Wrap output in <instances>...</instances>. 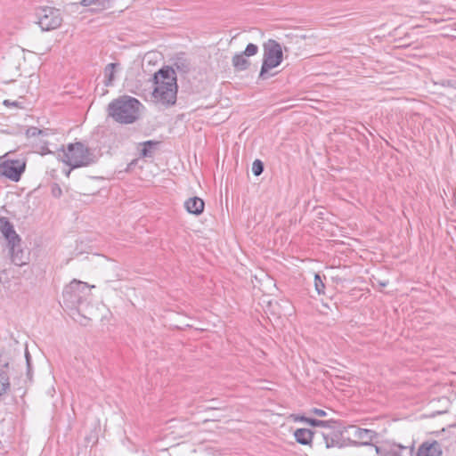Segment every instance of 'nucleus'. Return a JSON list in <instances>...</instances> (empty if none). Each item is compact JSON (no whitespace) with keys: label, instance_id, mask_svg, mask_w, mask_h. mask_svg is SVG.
<instances>
[{"label":"nucleus","instance_id":"nucleus-30","mask_svg":"<svg viewBox=\"0 0 456 456\" xmlns=\"http://www.w3.org/2000/svg\"><path fill=\"white\" fill-rule=\"evenodd\" d=\"M26 359H27L28 365L29 366V354H28V352H26Z\"/></svg>","mask_w":456,"mask_h":456},{"label":"nucleus","instance_id":"nucleus-4","mask_svg":"<svg viewBox=\"0 0 456 456\" xmlns=\"http://www.w3.org/2000/svg\"><path fill=\"white\" fill-rule=\"evenodd\" d=\"M283 60L281 45L274 39H269L264 44V56L259 78L265 80L268 77V71L279 66Z\"/></svg>","mask_w":456,"mask_h":456},{"label":"nucleus","instance_id":"nucleus-13","mask_svg":"<svg viewBox=\"0 0 456 456\" xmlns=\"http://www.w3.org/2000/svg\"><path fill=\"white\" fill-rule=\"evenodd\" d=\"M375 436L376 432L371 429L357 428L354 432V437L359 441L361 445H370Z\"/></svg>","mask_w":456,"mask_h":456},{"label":"nucleus","instance_id":"nucleus-19","mask_svg":"<svg viewBox=\"0 0 456 456\" xmlns=\"http://www.w3.org/2000/svg\"><path fill=\"white\" fill-rule=\"evenodd\" d=\"M323 438H324L325 444H326L327 448H332V447H335V446H338V447L341 446V444H339V441H338V434H334L332 436L323 435Z\"/></svg>","mask_w":456,"mask_h":456},{"label":"nucleus","instance_id":"nucleus-23","mask_svg":"<svg viewBox=\"0 0 456 456\" xmlns=\"http://www.w3.org/2000/svg\"><path fill=\"white\" fill-rule=\"evenodd\" d=\"M39 134H45V132L34 126L28 128L26 131L28 137H35Z\"/></svg>","mask_w":456,"mask_h":456},{"label":"nucleus","instance_id":"nucleus-26","mask_svg":"<svg viewBox=\"0 0 456 456\" xmlns=\"http://www.w3.org/2000/svg\"><path fill=\"white\" fill-rule=\"evenodd\" d=\"M311 413H314L319 417H325L327 416V412L324 410L319 409V408H313L310 410Z\"/></svg>","mask_w":456,"mask_h":456},{"label":"nucleus","instance_id":"nucleus-8","mask_svg":"<svg viewBox=\"0 0 456 456\" xmlns=\"http://www.w3.org/2000/svg\"><path fill=\"white\" fill-rule=\"evenodd\" d=\"M0 231L8 243L21 241L20 236L15 232L13 225L6 217H0Z\"/></svg>","mask_w":456,"mask_h":456},{"label":"nucleus","instance_id":"nucleus-17","mask_svg":"<svg viewBox=\"0 0 456 456\" xmlns=\"http://www.w3.org/2000/svg\"><path fill=\"white\" fill-rule=\"evenodd\" d=\"M118 66V63H109L104 69V84L106 86L113 85L115 69Z\"/></svg>","mask_w":456,"mask_h":456},{"label":"nucleus","instance_id":"nucleus-28","mask_svg":"<svg viewBox=\"0 0 456 456\" xmlns=\"http://www.w3.org/2000/svg\"><path fill=\"white\" fill-rule=\"evenodd\" d=\"M4 104L5 106H17L18 102H11L10 100H4Z\"/></svg>","mask_w":456,"mask_h":456},{"label":"nucleus","instance_id":"nucleus-2","mask_svg":"<svg viewBox=\"0 0 456 456\" xmlns=\"http://www.w3.org/2000/svg\"><path fill=\"white\" fill-rule=\"evenodd\" d=\"M142 103L132 96L123 95L111 101L107 108L108 116L119 124L134 123L140 117Z\"/></svg>","mask_w":456,"mask_h":456},{"label":"nucleus","instance_id":"nucleus-6","mask_svg":"<svg viewBox=\"0 0 456 456\" xmlns=\"http://www.w3.org/2000/svg\"><path fill=\"white\" fill-rule=\"evenodd\" d=\"M40 28L43 31H50L58 28L62 23L60 10L53 7L40 8L37 12Z\"/></svg>","mask_w":456,"mask_h":456},{"label":"nucleus","instance_id":"nucleus-12","mask_svg":"<svg viewBox=\"0 0 456 456\" xmlns=\"http://www.w3.org/2000/svg\"><path fill=\"white\" fill-rule=\"evenodd\" d=\"M9 363L0 364V398L10 389Z\"/></svg>","mask_w":456,"mask_h":456},{"label":"nucleus","instance_id":"nucleus-20","mask_svg":"<svg viewBox=\"0 0 456 456\" xmlns=\"http://www.w3.org/2000/svg\"><path fill=\"white\" fill-rule=\"evenodd\" d=\"M314 287L319 295L324 294L325 285L318 273L314 275Z\"/></svg>","mask_w":456,"mask_h":456},{"label":"nucleus","instance_id":"nucleus-11","mask_svg":"<svg viewBox=\"0 0 456 456\" xmlns=\"http://www.w3.org/2000/svg\"><path fill=\"white\" fill-rule=\"evenodd\" d=\"M442 450L438 442L423 443L418 450L417 456H441Z\"/></svg>","mask_w":456,"mask_h":456},{"label":"nucleus","instance_id":"nucleus-22","mask_svg":"<svg viewBox=\"0 0 456 456\" xmlns=\"http://www.w3.org/2000/svg\"><path fill=\"white\" fill-rule=\"evenodd\" d=\"M258 52V47L255 44H248L246 48H245V51L242 53L245 56H253L255 54H256Z\"/></svg>","mask_w":456,"mask_h":456},{"label":"nucleus","instance_id":"nucleus-21","mask_svg":"<svg viewBox=\"0 0 456 456\" xmlns=\"http://www.w3.org/2000/svg\"><path fill=\"white\" fill-rule=\"evenodd\" d=\"M252 172L256 176L264 172V164L260 159H256L252 164Z\"/></svg>","mask_w":456,"mask_h":456},{"label":"nucleus","instance_id":"nucleus-9","mask_svg":"<svg viewBox=\"0 0 456 456\" xmlns=\"http://www.w3.org/2000/svg\"><path fill=\"white\" fill-rule=\"evenodd\" d=\"M8 247L12 262L15 265L21 266L27 263V257L21 248L20 242L8 243Z\"/></svg>","mask_w":456,"mask_h":456},{"label":"nucleus","instance_id":"nucleus-14","mask_svg":"<svg viewBox=\"0 0 456 456\" xmlns=\"http://www.w3.org/2000/svg\"><path fill=\"white\" fill-rule=\"evenodd\" d=\"M204 201L199 197L189 198L184 202V208L190 214L200 215L204 210Z\"/></svg>","mask_w":456,"mask_h":456},{"label":"nucleus","instance_id":"nucleus-27","mask_svg":"<svg viewBox=\"0 0 456 456\" xmlns=\"http://www.w3.org/2000/svg\"><path fill=\"white\" fill-rule=\"evenodd\" d=\"M317 421L318 419H312V418H306V422L308 425L312 426V427H316L317 426Z\"/></svg>","mask_w":456,"mask_h":456},{"label":"nucleus","instance_id":"nucleus-29","mask_svg":"<svg viewBox=\"0 0 456 456\" xmlns=\"http://www.w3.org/2000/svg\"><path fill=\"white\" fill-rule=\"evenodd\" d=\"M306 418L307 417H305V416H298V417L295 418V420H299V421L306 422Z\"/></svg>","mask_w":456,"mask_h":456},{"label":"nucleus","instance_id":"nucleus-16","mask_svg":"<svg viewBox=\"0 0 456 456\" xmlns=\"http://www.w3.org/2000/svg\"><path fill=\"white\" fill-rule=\"evenodd\" d=\"M232 66L237 71L246 70L250 65L249 61L247 60L246 56L240 53H236L232 60Z\"/></svg>","mask_w":456,"mask_h":456},{"label":"nucleus","instance_id":"nucleus-10","mask_svg":"<svg viewBox=\"0 0 456 456\" xmlns=\"http://www.w3.org/2000/svg\"><path fill=\"white\" fill-rule=\"evenodd\" d=\"M405 449V446L396 444H385L380 446H375L376 452L379 456H402V451Z\"/></svg>","mask_w":456,"mask_h":456},{"label":"nucleus","instance_id":"nucleus-7","mask_svg":"<svg viewBox=\"0 0 456 456\" xmlns=\"http://www.w3.org/2000/svg\"><path fill=\"white\" fill-rule=\"evenodd\" d=\"M26 163L21 159H7L0 163V175L13 182H18L24 172Z\"/></svg>","mask_w":456,"mask_h":456},{"label":"nucleus","instance_id":"nucleus-25","mask_svg":"<svg viewBox=\"0 0 456 456\" xmlns=\"http://www.w3.org/2000/svg\"><path fill=\"white\" fill-rule=\"evenodd\" d=\"M335 423L334 420H319L317 421L316 427H322V428H332V425Z\"/></svg>","mask_w":456,"mask_h":456},{"label":"nucleus","instance_id":"nucleus-3","mask_svg":"<svg viewBox=\"0 0 456 456\" xmlns=\"http://www.w3.org/2000/svg\"><path fill=\"white\" fill-rule=\"evenodd\" d=\"M62 161L69 166L71 169L88 167L97 161V156L94 150L81 142L68 144L66 150L62 151Z\"/></svg>","mask_w":456,"mask_h":456},{"label":"nucleus","instance_id":"nucleus-15","mask_svg":"<svg viewBox=\"0 0 456 456\" xmlns=\"http://www.w3.org/2000/svg\"><path fill=\"white\" fill-rule=\"evenodd\" d=\"M294 436L298 444L308 445L313 441L314 432L308 428H297L294 432Z\"/></svg>","mask_w":456,"mask_h":456},{"label":"nucleus","instance_id":"nucleus-18","mask_svg":"<svg viewBox=\"0 0 456 456\" xmlns=\"http://www.w3.org/2000/svg\"><path fill=\"white\" fill-rule=\"evenodd\" d=\"M156 141H146L142 142V149L141 150L140 155L143 158L152 157L153 151L159 144Z\"/></svg>","mask_w":456,"mask_h":456},{"label":"nucleus","instance_id":"nucleus-5","mask_svg":"<svg viewBox=\"0 0 456 456\" xmlns=\"http://www.w3.org/2000/svg\"><path fill=\"white\" fill-rule=\"evenodd\" d=\"M87 290L88 285L86 282L76 279L73 280L63 289L62 296L64 304L70 308L77 307L83 302Z\"/></svg>","mask_w":456,"mask_h":456},{"label":"nucleus","instance_id":"nucleus-1","mask_svg":"<svg viewBox=\"0 0 456 456\" xmlns=\"http://www.w3.org/2000/svg\"><path fill=\"white\" fill-rule=\"evenodd\" d=\"M153 80L155 87L152 98L154 102L165 107L175 105L178 91L175 69L170 67L162 68L154 74Z\"/></svg>","mask_w":456,"mask_h":456},{"label":"nucleus","instance_id":"nucleus-24","mask_svg":"<svg viewBox=\"0 0 456 456\" xmlns=\"http://www.w3.org/2000/svg\"><path fill=\"white\" fill-rule=\"evenodd\" d=\"M51 193L54 198H60L62 195V190L58 183H53L51 187Z\"/></svg>","mask_w":456,"mask_h":456}]
</instances>
